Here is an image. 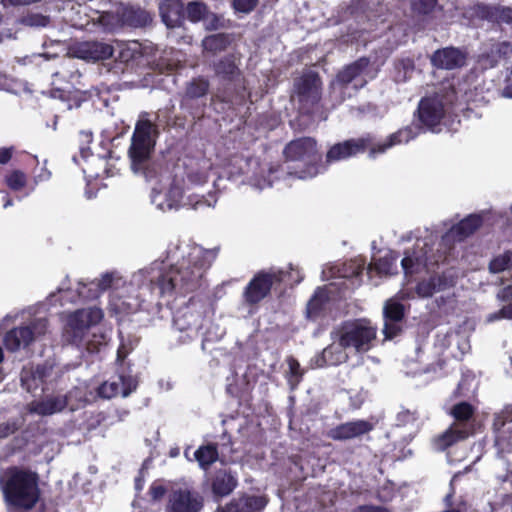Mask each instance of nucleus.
Masks as SVG:
<instances>
[{
    "label": "nucleus",
    "mask_w": 512,
    "mask_h": 512,
    "mask_svg": "<svg viewBox=\"0 0 512 512\" xmlns=\"http://www.w3.org/2000/svg\"><path fill=\"white\" fill-rule=\"evenodd\" d=\"M215 253L195 244H180L170 249L165 260H156L135 271L127 280L119 271L101 273L94 280L79 282L77 297L97 299L109 292V307L115 313L135 312L159 306L160 300L185 295L201 286Z\"/></svg>",
    "instance_id": "nucleus-1"
},
{
    "label": "nucleus",
    "mask_w": 512,
    "mask_h": 512,
    "mask_svg": "<svg viewBox=\"0 0 512 512\" xmlns=\"http://www.w3.org/2000/svg\"><path fill=\"white\" fill-rule=\"evenodd\" d=\"M482 224L483 216L481 214H470L453 225L442 236L443 251L437 249L434 252L432 246L435 244L437 236L432 233L423 238H417L413 248L405 251L401 261L405 275L412 276L422 272H433L435 266L445 260L446 249L450 248L452 243L465 240L478 230Z\"/></svg>",
    "instance_id": "nucleus-2"
},
{
    "label": "nucleus",
    "mask_w": 512,
    "mask_h": 512,
    "mask_svg": "<svg viewBox=\"0 0 512 512\" xmlns=\"http://www.w3.org/2000/svg\"><path fill=\"white\" fill-rule=\"evenodd\" d=\"M285 161L281 164H271L262 172L267 175H255L251 178V185L263 190L274 183L283 180L288 185L291 180H306L315 177L321 171L317 167L319 156L316 142L310 137L291 141L284 149Z\"/></svg>",
    "instance_id": "nucleus-3"
},
{
    "label": "nucleus",
    "mask_w": 512,
    "mask_h": 512,
    "mask_svg": "<svg viewBox=\"0 0 512 512\" xmlns=\"http://www.w3.org/2000/svg\"><path fill=\"white\" fill-rule=\"evenodd\" d=\"M452 102V96H448L445 101L440 99L439 95L426 97L422 99L418 106L419 121L423 127L412 124L399 129L389 135L377 148H372L370 156L374 157L377 153H385L396 145L406 144L415 139L422 131L429 130L433 133L441 131L442 120L446 112V105Z\"/></svg>",
    "instance_id": "nucleus-4"
},
{
    "label": "nucleus",
    "mask_w": 512,
    "mask_h": 512,
    "mask_svg": "<svg viewBox=\"0 0 512 512\" xmlns=\"http://www.w3.org/2000/svg\"><path fill=\"white\" fill-rule=\"evenodd\" d=\"M364 265V260L360 258L350 260L342 265H326L322 270V280L335 278L338 281L331 282L316 290L307 305L308 316H317L325 307L327 301L345 296L346 290L358 284L357 279L362 274Z\"/></svg>",
    "instance_id": "nucleus-5"
},
{
    "label": "nucleus",
    "mask_w": 512,
    "mask_h": 512,
    "mask_svg": "<svg viewBox=\"0 0 512 512\" xmlns=\"http://www.w3.org/2000/svg\"><path fill=\"white\" fill-rule=\"evenodd\" d=\"M17 320H20L21 324L7 331L3 338V343L9 351L14 352L26 348L48 332L47 318L41 315L35 307L15 310L6 314L0 322V329H6Z\"/></svg>",
    "instance_id": "nucleus-6"
},
{
    "label": "nucleus",
    "mask_w": 512,
    "mask_h": 512,
    "mask_svg": "<svg viewBox=\"0 0 512 512\" xmlns=\"http://www.w3.org/2000/svg\"><path fill=\"white\" fill-rule=\"evenodd\" d=\"M0 482L11 505L30 509L39 498L38 475L29 469L10 467L0 476Z\"/></svg>",
    "instance_id": "nucleus-7"
},
{
    "label": "nucleus",
    "mask_w": 512,
    "mask_h": 512,
    "mask_svg": "<svg viewBox=\"0 0 512 512\" xmlns=\"http://www.w3.org/2000/svg\"><path fill=\"white\" fill-rule=\"evenodd\" d=\"M211 307L202 299L190 298L173 313V330L182 344L195 339L199 331L209 322Z\"/></svg>",
    "instance_id": "nucleus-8"
},
{
    "label": "nucleus",
    "mask_w": 512,
    "mask_h": 512,
    "mask_svg": "<svg viewBox=\"0 0 512 512\" xmlns=\"http://www.w3.org/2000/svg\"><path fill=\"white\" fill-rule=\"evenodd\" d=\"M151 202L160 211L177 210L180 207H190L194 210L213 208L217 203L215 194L209 193L207 197L197 194L185 195L180 181L174 180L163 190L154 188L151 194Z\"/></svg>",
    "instance_id": "nucleus-9"
},
{
    "label": "nucleus",
    "mask_w": 512,
    "mask_h": 512,
    "mask_svg": "<svg viewBox=\"0 0 512 512\" xmlns=\"http://www.w3.org/2000/svg\"><path fill=\"white\" fill-rule=\"evenodd\" d=\"M147 116V113L140 115L135 125L128 151L131 159V168L134 173H144L158 135L156 125Z\"/></svg>",
    "instance_id": "nucleus-10"
},
{
    "label": "nucleus",
    "mask_w": 512,
    "mask_h": 512,
    "mask_svg": "<svg viewBox=\"0 0 512 512\" xmlns=\"http://www.w3.org/2000/svg\"><path fill=\"white\" fill-rule=\"evenodd\" d=\"M286 279L298 284L303 279V275L299 269L292 266H290V271L271 269L267 272H259L243 291L244 304L249 306L258 304L269 294L274 284L284 282Z\"/></svg>",
    "instance_id": "nucleus-11"
},
{
    "label": "nucleus",
    "mask_w": 512,
    "mask_h": 512,
    "mask_svg": "<svg viewBox=\"0 0 512 512\" xmlns=\"http://www.w3.org/2000/svg\"><path fill=\"white\" fill-rule=\"evenodd\" d=\"M292 99L298 105L301 115L311 116L313 119L320 110L321 81L314 72H307L294 83Z\"/></svg>",
    "instance_id": "nucleus-12"
},
{
    "label": "nucleus",
    "mask_w": 512,
    "mask_h": 512,
    "mask_svg": "<svg viewBox=\"0 0 512 512\" xmlns=\"http://www.w3.org/2000/svg\"><path fill=\"white\" fill-rule=\"evenodd\" d=\"M451 414L455 419L454 423L434 442L435 448L438 450H445L457 441L467 438L473 432L474 426L470 421L473 408L470 404L467 402L456 404Z\"/></svg>",
    "instance_id": "nucleus-13"
},
{
    "label": "nucleus",
    "mask_w": 512,
    "mask_h": 512,
    "mask_svg": "<svg viewBox=\"0 0 512 512\" xmlns=\"http://www.w3.org/2000/svg\"><path fill=\"white\" fill-rule=\"evenodd\" d=\"M104 313L99 307H88L69 314L65 327V336L76 345L85 341L87 331L103 319Z\"/></svg>",
    "instance_id": "nucleus-14"
},
{
    "label": "nucleus",
    "mask_w": 512,
    "mask_h": 512,
    "mask_svg": "<svg viewBox=\"0 0 512 512\" xmlns=\"http://www.w3.org/2000/svg\"><path fill=\"white\" fill-rule=\"evenodd\" d=\"M341 338L355 353L369 351L376 341V329L366 321H348L339 326Z\"/></svg>",
    "instance_id": "nucleus-15"
},
{
    "label": "nucleus",
    "mask_w": 512,
    "mask_h": 512,
    "mask_svg": "<svg viewBox=\"0 0 512 512\" xmlns=\"http://www.w3.org/2000/svg\"><path fill=\"white\" fill-rule=\"evenodd\" d=\"M369 64L370 62L367 58H360L346 66L338 73L336 79L332 82L331 87L333 92H342L349 84H352L355 90L363 87L368 80L374 77L369 71Z\"/></svg>",
    "instance_id": "nucleus-16"
},
{
    "label": "nucleus",
    "mask_w": 512,
    "mask_h": 512,
    "mask_svg": "<svg viewBox=\"0 0 512 512\" xmlns=\"http://www.w3.org/2000/svg\"><path fill=\"white\" fill-rule=\"evenodd\" d=\"M204 500L200 493L188 487H173L167 494L164 512H200Z\"/></svg>",
    "instance_id": "nucleus-17"
},
{
    "label": "nucleus",
    "mask_w": 512,
    "mask_h": 512,
    "mask_svg": "<svg viewBox=\"0 0 512 512\" xmlns=\"http://www.w3.org/2000/svg\"><path fill=\"white\" fill-rule=\"evenodd\" d=\"M119 19L106 12L98 16L97 21L107 32L115 30L120 22L131 27H143L151 22L150 14L140 8L123 7L118 11Z\"/></svg>",
    "instance_id": "nucleus-18"
},
{
    "label": "nucleus",
    "mask_w": 512,
    "mask_h": 512,
    "mask_svg": "<svg viewBox=\"0 0 512 512\" xmlns=\"http://www.w3.org/2000/svg\"><path fill=\"white\" fill-rule=\"evenodd\" d=\"M73 399L82 402V391L79 388L71 390L66 396H51L39 401H32L27 405V411L39 416H49L61 412L68 405L71 410H75L78 405L72 403ZM83 402H86V400H83Z\"/></svg>",
    "instance_id": "nucleus-19"
},
{
    "label": "nucleus",
    "mask_w": 512,
    "mask_h": 512,
    "mask_svg": "<svg viewBox=\"0 0 512 512\" xmlns=\"http://www.w3.org/2000/svg\"><path fill=\"white\" fill-rule=\"evenodd\" d=\"M340 336L341 330L337 326L330 333L331 343L313 359L314 367L336 366L347 361L351 350Z\"/></svg>",
    "instance_id": "nucleus-20"
},
{
    "label": "nucleus",
    "mask_w": 512,
    "mask_h": 512,
    "mask_svg": "<svg viewBox=\"0 0 512 512\" xmlns=\"http://www.w3.org/2000/svg\"><path fill=\"white\" fill-rule=\"evenodd\" d=\"M495 447L497 455L504 458L512 453V408H506L494 419Z\"/></svg>",
    "instance_id": "nucleus-21"
},
{
    "label": "nucleus",
    "mask_w": 512,
    "mask_h": 512,
    "mask_svg": "<svg viewBox=\"0 0 512 512\" xmlns=\"http://www.w3.org/2000/svg\"><path fill=\"white\" fill-rule=\"evenodd\" d=\"M381 142L377 144L372 143V138L370 136L358 138V139H351L344 141L342 143H337L334 146H332L326 155V161L328 163H333L337 161L347 160L350 157H353L359 153H362L365 151L367 147H369V152L372 148H377L378 145ZM379 153H377L373 158H375ZM370 158H372L369 155Z\"/></svg>",
    "instance_id": "nucleus-22"
},
{
    "label": "nucleus",
    "mask_w": 512,
    "mask_h": 512,
    "mask_svg": "<svg viewBox=\"0 0 512 512\" xmlns=\"http://www.w3.org/2000/svg\"><path fill=\"white\" fill-rule=\"evenodd\" d=\"M404 315V305L396 298H391L385 302L383 307L385 339L391 340L402 331Z\"/></svg>",
    "instance_id": "nucleus-23"
},
{
    "label": "nucleus",
    "mask_w": 512,
    "mask_h": 512,
    "mask_svg": "<svg viewBox=\"0 0 512 512\" xmlns=\"http://www.w3.org/2000/svg\"><path fill=\"white\" fill-rule=\"evenodd\" d=\"M137 387V380L132 375L119 374L104 382L98 388L100 397L110 399L121 395L127 397Z\"/></svg>",
    "instance_id": "nucleus-24"
},
{
    "label": "nucleus",
    "mask_w": 512,
    "mask_h": 512,
    "mask_svg": "<svg viewBox=\"0 0 512 512\" xmlns=\"http://www.w3.org/2000/svg\"><path fill=\"white\" fill-rule=\"evenodd\" d=\"M73 53L77 58L86 61H100L112 57L115 49L110 44L99 41H86L78 43L73 48Z\"/></svg>",
    "instance_id": "nucleus-25"
},
{
    "label": "nucleus",
    "mask_w": 512,
    "mask_h": 512,
    "mask_svg": "<svg viewBox=\"0 0 512 512\" xmlns=\"http://www.w3.org/2000/svg\"><path fill=\"white\" fill-rule=\"evenodd\" d=\"M53 375L51 365H37L24 367L21 372V385L28 392L36 391L41 385L46 383Z\"/></svg>",
    "instance_id": "nucleus-26"
},
{
    "label": "nucleus",
    "mask_w": 512,
    "mask_h": 512,
    "mask_svg": "<svg viewBox=\"0 0 512 512\" xmlns=\"http://www.w3.org/2000/svg\"><path fill=\"white\" fill-rule=\"evenodd\" d=\"M373 425L365 420H356L341 424L328 432L333 440H349L370 432Z\"/></svg>",
    "instance_id": "nucleus-27"
},
{
    "label": "nucleus",
    "mask_w": 512,
    "mask_h": 512,
    "mask_svg": "<svg viewBox=\"0 0 512 512\" xmlns=\"http://www.w3.org/2000/svg\"><path fill=\"white\" fill-rule=\"evenodd\" d=\"M431 62L437 68L451 70L461 67L465 62V57L456 48H444L437 50L432 55Z\"/></svg>",
    "instance_id": "nucleus-28"
},
{
    "label": "nucleus",
    "mask_w": 512,
    "mask_h": 512,
    "mask_svg": "<svg viewBox=\"0 0 512 512\" xmlns=\"http://www.w3.org/2000/svg\"><path fill=\"white\" fill-rule=\"evenodd\" d=\"M454 285L453 277L447 274L432 276L418 283L416 292L419 297H431L434 293L446 290Z\"/></svg>",
    "instance_id": "nucleus-29"
},
{
    "label": "nucleus",
    "mask_w": 512,
    "mask_h": 512,
    "mask_svg": "<svg viewBox=\"0 0 512 512\" xmlns=\"http://www.w3.org/2000/svg\"><path fill=\"white\" fill-rule=\"evenodd\" d=\"M160 15L168 28L180 26L183 21V3L180 0H165L160 6Z\"/></svg>",
    "instance_id": "nucleus-30"
},
{
    "label": "nucleus",
    "mask_w": 512,
    "mask_h": 512,
    "mask_svg": "<svg viewBox=\"0 0 512 512\" xmlns=\"http://www.w3.org/2000/svg\"><path fill=\"white\" fill-rule=\"evenodd\" d=\"M512 56V44L508 41L493 42L485 49L482 58L490 67L495 66L501 59Z\"/></svg>",
    "instance_id": "nucleus-31"
},
{
    "label": "nucleus",
    "mask_w": 512,
    "mask_h": 512,
    "mask_svg": "<svg viewBox=\"0 0 512 512\" xmlns=\"http://www.w3.org/2000/svg\"><path fill=\"white\" fill-rule=\"evenodd\" d=\"M236 485L237 480L235 476L222 470L216 474L212 483V490L216 495L226 496L235 489Z\"/></svg>",
    "instance_id": "nucleus-32"
},
{
    "label": "nucleus",
    "mask_w": 512,
    "mask_h": 512,
    "mask_svg": "<svg viewBox=\"0 0 512 512\" xmlns=\"http://www.w3.org/2000/svg\"><path fill=\"white\" fill-rule=\"evenodd\" d=\"M209 89V81L203 77L192 79L187 83L185 94L181 101V106H186V103L190 99H198L204 97Z\"/></svg>",
    "instance_id": "nucleus-33"
},
{
    "label": "nucleus",
    "mask_w": 512,
    "mask_h": 512,
    "mask_svg": "<svg viewBox=\"0 0 512 512\" xmlns=\"http://www.w3.org/2000/svg\"><path fill=\"white\" fill-rule=\"evenodd\" d=\"M215 72L223 80L234 81L240 74L234 56H227L215 64Z\"/></svg>",
    "instance_id": "nucleus-34"
},
{
    "label": "nucleus",
    "mask_w": 512,
    "mask_h": 512,
    "mask_svg": "<svg viewBox=\"0 0 512 512\" xmlns=\"http://www.w3.org/2000/svg\"><path fill=\"white\" fill-rule=\"evenodd\" d=\"M199 466L208 470L210 466L218 460V450L215 444L210 443L200 446L194 453Z\"/></svg>",
    "instance_id": "nucleus-35"
},
{
    "label": "nucleus",
    "mask_w": 512,
    "mask_h": 512,
    "mask_svg": "<svg viewBox=\"0 0 512 512\" xmlns=\"http://www.w3.org/2000/svg\"><path fill=\"white\" fill-rule=\"evenodd\" d=\"M396 265L391 257H383L369 264L367 267V275L370 279L373 278L374 274L379 276H387L393 273Z\"/></svg>",
    "instance_id": "nucleus-36"
},
{
    "label": "nucleus",
    "mask_w": 512,
    "mask_h": 512,
    "mask_svg": "<svg viewBox=\"0 0 512 512\" xmlns=\"http://www.w3.org/2000/svg\"><path fill=\"white\" fill-rule=\"evenodd\" d=\"M230 43V38L225 34H213L203 39L204 50L217 53L224 50Z\"/></svg>",
    "instance_id": "nucleus-37"
},
{
    "label": "nucleus",
    "mask_w": 512,
    "mask_h": 512,
    "mask_svg": "<svg viewBox=\"0 0 512 512\" xmlns=\"http://www.w3.org/2000/svg\"><path fill=\"white\" fill-rule=\"evenodd\" d=\"M115 51L118 53L116 59L121 62H129L140 55L139 44L137 42L118 43Z\"/></svg>",
    "instance_id": "nucleus-38"
},
{
    "label": "nucleus",
    "mask_w": 512,
    "mask_h": 512,
    "mask_svg": "<svg viewBox=\"0 0 512 512\" xmlns=\"http://www.w3.org/2000/svg\"><path fill=\"white\" fill-rule=\"evenodd\" d=\"M237 501L241 512H259L267 504V501L263 496H245Z\"/></svg>",
    "instance_id": "nucleus-39"
},
{
    "label": "nucleus",
    "mask_w": 512,
    "mask_h": 512,
    "mask_svg": "<svg viewBox=\"0 0 512 512\" xmlns=\"http://www.w3.org/2000/svg\"><path fill=\"white\" fill-rule=\"evenodd\" d=\"M510 268H512V249L494 257L489 264V270L492 273H500Z\"/></svg>",
    "instance_id": "nucleus-40"
},
{
    "label": "nucleus",
    "mask_w": 512,
    "mask_h": 512,
    "mask_svg": "<svg viewBox=\"0 0 512 512\" xmlns=\"http://www.w3.org/2000/svg\"><path fill=\"white\" fill-rule=\"evenodd\" d=\"M414 72V62L410 58L402 59L395 65V81L405 82Z\"/></svg>",
    "instance_id": "nucleus-41"
},
{
    "label": "nucleus",
    "mask_w": 512,
    "mask_h": 512,
    "mask_svg": "<svg viewBox=\"0 0 512 512\" xmlns=\"http://www.w3.org/2000/svg\"><path fill=\"white\" fill-rule=\"evenodd\" d=\"M187 16L190 21L198 22L208 15L206 5L202 1H191L187 5Z\"/></svg>",
    "instance_id": "nucleus-42"
},
{
    "label": "nucleus",
    "mask_w": 512,
    "mask_h": 512,
    "mask_svg": "<svg viewBox=\"0 0 512 512\" xmlns=\"http://www.w3.org/2000/svg\"><path fill=\"white\" fill-rule=\"evenodd\" d=\"M289 370L287 372V380L291 389H295L301 381L303 372L300 368L299 362L293 357L287 359Z\"/></svg>",
    "instance_id": "nucleus-43"
},
{
    "label": "nucleus",
    "mask_w": 512,
    "mask_h": 512,
    "mask_svg": "<svg viewBox=\"0 0 512 512\" xmlns=\"http://www.w3.org/2000/svg\"><path fill=\"white\" fill-rule=\"evenodd\" d=\"M20 22L25 26L39 28L46 27L50 22V18L39 13H28L21 18Z\"/></svg>",
    "instance_id": "nucleus-44"
},
{
    "label": "nucleus",
    "mask_w": 512,
    "mask_h": 512,
    "mask_svg": "<svg viewBox=\"0 0 512 512\" xmlns=\"http://www.w3.org/2000/svg\"><path fill=\"white\" fill-rule=\"evenodd\" d=\"M26 182V175L20 170H14L6 177L7 186L14 191L22 189L26 185Z\"/></svg>",
    "instance_id": "nucleus-45"
},
{
    "label": "nucleus",
    "mask_w": 512,
    "mask_h": 512,
    "mask_svg": "<svg viewBox=\"0 0 512 512\" xmlns=\"http://www.w3.org/2000/svg\"><path fill=\"white\" fill-rule=\"evenodd\" d=\"M491 19L498 23H512V9L508 7H493L489 13Z\"/></svg>",
    "instance_id": "nucleus-46"
},
{
    "label": "nucleus",
    "mask_w": 512,
    "mask_h": 512,
    "mask_svg": "<svg viewBox=\"0 0 512 512\" xmlns=\"http://www.w3.org/2000/svg\"><path fill=\"white\" fill-rule=\"evenodd\" d=\"M107 343V336L104 333H93L92 337L85 341L86 349L89 353H98Z\"/></svg>",
    "instance_id": "nucleus-47"
},
{
    "label": "nucleus",
    "mask_w": 512,
    "mask_h": 512,
    "mask_svg": "<svg viewBox=\"0 0 512 512\" xmlns=\"http://www.w3.org/2000/svg\"><path fill=\"white\" fill-rule=\"evenodd\" d=\"M23 421L19 419H9L0 423V440L6 439L20 429Z\"/></svg>",
    "instance_id": "nucleus-48"
},
{
    "label": "nucleus",
    "mask_w": 512,
    "mask_h": 512,
    "mask_svg": "<svg viewBox=\"0 0 512 512\" xmlns=\"http://www.w3.org/2000/svg\"><path fill=\"white\" fill-rule=\"evenodd\" d=\"M396 425L403 426V427L410 426L414 430H417L418 429L417 417L415 416L414 412H411L409 410H403L397 414Z\"/></svg>",
    "instance_id": "nucleus-49"
},
{
    "label": "nucleus",
    "mask_w": 512,
    "mask_h": 512,
    "mask_svg": "<svg viewBox=\"0 0 512 512\" xmlns=\"http://www.w3.org/2000/svg\"><path fill=\"white\" fill-rule=\"evenodd\" d=\"M500 319H512V303L503 306L498 312L490 313L487 316L488 322H494Z\"/></svg>",
    "instance_id": "nucleus-50"
},
{
    "label": "nucleus",
    "mask_w": 512,
    "mask_h": 512,
    "mask_svg": "<svg viewBox=\"0 0 512 512\" xmlns=\"http://www.w3.org/2000/svg\"><path fill=\"white\" fill-rule=\"evenodd\" d=\"M258 3V0H234L233 6L236 11L248 14L254 10Z\"/></svg>",
    "instance_id": "nucleus-51"
},
{
    "label": "nucleus",
    "mask_w": 512,
    "mask_h": 512,
    "mask_svg": "<svg viewBox=\"0 0 512 512\" xmlns=\"http://www.w3.org/2000/svg\"><path fill=\"white\" fill-rule=\"evenodd\" d=\"M474 381V376L472 374H463L461 381L457 387V393L462 396H466L468 392H470V386Z\"/></svg>",
    "instance_id": "nucleus-52"
},
{
    "label": "nucleus",
    "mask_w": 512,
    "mask_h": 512,
    "mask_svg": "<svg viewBox=\"0 0 512 512\" xmlns=\"http://www.w3.org/2000/svg\"><path fill=\"white\" fill-rule=\"evenodd\" d=\"M216 98L221 100L224 103L229 104L230 106H235V105L241 104L244 101L245 96H244V93H241V94H238L235 98H230L226 95L217 94Z\"/></svg>",
    "instance_id": "nucleus-53"
},
{
    "label": "nucleus",
    "mask_w": 512,
    "mask_h": 512,
    "mask_svg": "<svg viewBox=\"0 0 512 512\" xmlns=\"http://www.w3.org/2000/svg\"><path fill=\"white\" fill-rule=\"evenodd\" d=\"M502 96L505 98H512V67L510 73L506 76L504 87L502 89Z\"/></svg>",
    "instance_id": "nucleus-54"
},
{
    "label": "nucleus",
    "mask_w": 512,
    "mask_h": 512,
    "mask_svg": "<svg viewBox=\"0 0 512 512\" xmlns=\"http://www.w3.org/2000/svg\"><path fill=\"white\" fill-rule=\"evenodd\" d=\"M165 493H166V489L162 485L154 484L150 487V495L153 500H159L160 498H162L165 495Z\"/></svg>",
    "instance_id": "nucleus-55"
},
{
    "label": "nucleus",
    "mask_w": 512,
    "mask_h": 512,
    "mask_svg": "<svg viewBox=\"0 0 512 512\" xmlns=\"http://www.w3.org/2000/svg\"><path fill=\"white\" fill-rule=\"evenodd\" d=\"M216 512H241L238 501H232L225 507L219 508Z\"/></svg>",
    "instance_id": "nucleus-56"
},
{
    "label": "nucleus",
    "mask_w": 512,
    "mask_h": 512,
    "mask_svg": "<svg viewBox=\"0 0 512 512\" xmlns=\"http://www.w3.org/2000/svg\"><path fill=\"white\" fill-rule=\"evenodd\" d=\"M12 157V148H1L0 149V164L4 165Z\"/></svg>",
    "instance_id": "nucleus-57"
},
{
    "label": "nucleus",
    "mask_w": 512,
    "mask_h": 512,
    "mask_svg": "<svg viewBox=\"0 0 512 512\" xmlns=\"http://www.w3.org/2000/svg\"><path fill=\"white\" fill-rule=\"evenodd\" d=\"M354 512H388L385 508L376 506H361Z\"/></svg>",
    "instance_id": "nucleus-58"
},
{
    "label": "nucleus",
    "mask_w": 512,
    "mask_h": 512,
    "mask_svg": "<svg viewBox=\"0 0 512 512\" xmlns=\"http://www.w3.org/2000/svg\"><path fill=\"white\" fill-rule=\"evenodd\" d=\"M59 292L62 294V300L75 302V293L73 291L60 289Z\"/></svg>",
    "instance_id": "nucleus-59"
},
{
    "label": "nucleus",
    "mask_w": 512,
    "mask_h": 512,
    "mask_svg": "<svg viewBox=\"0 0 512 512\" xmlns=\"http://www.w3.org/2000/svg\"><path fill=\"white\" fill-rule=\"evenodd\" d=\"M500 297L504 298V299H508V298H512V285L505 288L503 291H502V294L499 295Z\"/></svg>",
    "instance_id": "nucleus-60"
},
{
    "label": "nucleus",
    "mask_w": 512,
    "mask_h": 512,
    "mask_svg": "<svg viewBox=\"0 0 512 512\" xmlns=\"http://www.w3.org/2000/svg\"><path fill=\"white\" fill-rule=\"evenodd\" d=\"M12 5H29L33 0H9Z\"/></svg>",
    "instance_id": "nucleus-61"
},
{
    "label": "nucleus",
    "mask_w": 512,
    "mask_h": 512,
    "mask_svg": "<svg viewBox=\"0 0 512 512\" xmlns=\"http://www.w3.org/2000/svg\"><path fill=\"white\" fill-rule=\"evenodd\" d=\"M506 220L509 225H512V206L510 207L509 211L506 213Z\"/></svg>",
    "instance_id": "nucleus-62"
},
{
    "label": "nucleus",
    "mask_w": 512,
    "mask_h": 512,
    "mask_svg": "<svg viewBox=\"0 0 512 512\" xmlns=\"http://www.w3.org/2000/svg\"><path fill=\"white\" fill-rule=\"evenodd\" d=\"M13 205V202L10 198L6 197L3 207L8 208Z\"/></svg>",
    "instance_id": "nucleus-63"
},
{
    "label": "nucleus",
    "mask_w": 512,
    "mask_h": 512,
    "mask_svg": "<svg viewBox=\"0 0 512 512\" xmlns=\"http://www.w3.org/2000/svg\"><path fill=\"white\" fill-rule=\"evenodd\" d=\"M451 498H452V494H448L446 497H445V502H446V505L447 506H451L452 503H451Z\"/></svg>",
    "instance_id": "nucleus-64"
}]
</instances>
